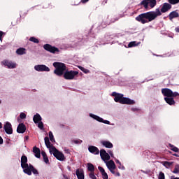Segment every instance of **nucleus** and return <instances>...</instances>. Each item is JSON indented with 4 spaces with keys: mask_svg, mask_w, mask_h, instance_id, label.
Here are the masks:
<instances>
[{
    "mask_svg": "<svg viewBox=\"0 0 179 179\" xmlns=\"http://www.w3.org/2000/svg\"><path fill=\"white\" fill-rule=\"evenodd\" d=\"M53 66L55 68L54 71V73L57 76H64V79L66 80H72L75 79V76H78L79 75V72L76 71H66V66L64 63L61 62H54ZM64 72H65L64 73Z\"/></svg>",
    "mask_w": 179,
    "mask_h": 179,
    "instance_id": "obj_1",
    "label": "nucleus"
},
{
    "mask_svg": "<svg viewBox=\"0 0 179 179\" xmlns=\"http://www.w3.org/2000/svg\"><path fill=\"white\" fill-rule=\"evenodd\" d=\"M158 16H162V12H160L159 8H157L155 11H149L140 14L136 17V20L142 24H145V23H149L156 20Z\"/></svg>",
    "mask_w": 179,
    "mask_h": 179,
    "instance_id": "obj_2",
    "label": "nucleus"
},
{
    "mask_svg": "<svg viewBox=\"0 0 179 179\" xmlns=\"http://www.w3.org/2000/svg\"><path fill=\"white\" fill-rule=\"evenodd\" d=\"M21 167L23 169L24 173L27 176H31V173L33 174H38V171L33 165L27 164V157L26 155L21 157Z\"/></svg>",
    "mask_w": 179,
    "mask_h": 179,
    "instance_id": "obj_3",
    "label": "nucleus"
},
{
    "mask_svg": "<svg viewBox=\"0 0 179 179\" xmlns=\"http://www.w3.org/2000/svg\"><path fill=\"white\" fill-rule=\"evenodd\" d=\"M112 96H113L114 101L115 103H120V104H127L128 106H132L135 104V101L131 100L129 98L124 97V94L117 93L115 92L112 93Z\"/></svg>",
    "mask_w": 179,
    "mask_h": 179,
    "instance_id": "obj_4",
    "label": "nucleus"
},
{
    "mask_svg": "<svg viewBox=\"0 0 179 179\" xmlns=\"http://www.w3.org/2000/svg\"><path fill=\"white\" fill-rule=\"evenodd\" d=\"M106 166L110 171L112 174L115 176V177H121V173L118 171V169H117V166L115 165V163L113 160H110L108 163H106Z\"/></svg>",
    "mask_w": 179,
    "mask_h": 179,
    "instance_id": "obj_5",
    "label": "nucleus"
},
{
    "mask_svg": "<svg viewBox=\"0 0 179 179\" xmlns=\"http://www.w3.org/2000/svg\"><path fill=\"white\" fill-rule=\"evenodd\" d=\"M162 93L164 97H179V93L177 92H173L171 89L164 88L162 89Z\"/></svg>",
    "mask_w": 179,
    "mask_h": 179,
    "instance_id": "obj_6",
    "label": "nucleus"
},
{
    "mask_svg": "<svg viewBox=\"0 0 179 179\" xmlns=\"http://www.w3.org/2000/svg\"><path fill=\"white\" fill-rule=\"evenodd\" d=\"M157 3L156 0H143L140 5H142L145 9H148L149 6L152 8H155Z\"/></svg>",
    "mask_w": 179,
    "mask_h": 179,
    "instance_id": "obj_7",
    "label": "nucleus"
},
{
    "mask_svg": "<svg viewBox=\"0 0 179 179\" xmlns=\"http://www.w3.org/2000/svg\"><path fill=\"white\" fill-rule=\"evenodd\" d=\"M53 153V155L57 160H59L60 162H64L65 160V156L64 155V153L59 152L55 146L52 147V151Z\"/></svg>",
    "mask_w": 179,
    "mask_h": 179,
    "instance_id": "obj_8",
    "label": "nucleus"
},
{
    "mask_svg": "<svg viewBox=\"0 0 179 179\" xmlns=\"http://www.w3.org/2000/svg\"><path fill=\"white\" fill-rule=\"evenodd\" d=\"M44 50L51 54H55L56 52H59V49L55 46H52L50 44H45L43 45Z\"/></svg>",
    "mask_w": 179,
    "mask_h": 179,
    "instance_id": "obj_9",
    "label": "nucleus"
},
{
    "mask_svg": "<svg viewBox=\"0 0 179 179\" xmlns=\"http://www.w3.org/2000/svg\"><path fill=\"white\" fill-rule=\"evenodd\" d=\"M2 65L7 66L8 69H15L16 68V62H13L10 60L5 59L1 62Z\"/></svg>",
    "mask_w": 179,
    "mask_h": 179,
    "instance_id": "obj_10",
    "label": "nucleus"
},
{
    "mask_svg": "<svg viewBox=\"0 0 179 179\" xmlns=\"http://www.w3.org/2000/svg\"><path fill=\"white\" fill-rule=\"evenodd\" d=\"M35 71L38 72H50V69L48 66L44 64H38L34 66Z\"/></svg>",
    "mask_w": 179,
    "mask_h": 179,
    "instance_id": "obj_11",
    "label": "nucleus"
},
{
    "mask_svg": "<svg viewBox=\"0 0 179 179\" xmlns=\"http://www.w3.org/2000/svg\"><path fill=\"white\" fill-rule=\"evenodd\" d=\"M3 129L8 135H12L13 134V129L12 128V124L9 122H6L3 126Z\"/></svg>",
    "mask_w": 179,
    "mask_h": 179,
    "instance_id": "obj_12",
    "label": "nucleus"
},
{
    "mask_svg": "<svg viewBox=\"0 0 179 179\" xmlns=\"http://www.w3.org/2000/svg\"><path fill=\"white\" fill-rule=\"evenodd\" d=\"M100 156L101 159H102L103 162H106V160H110V155H108L104 149H101L100 150Z\"/></svg>",
    "mask_w": 179,
    "mask_h": 179,
    "instance_id": "obj_13",
    "label": "nucleus"
},
{
    "mask_svg": "<svg viewBox=\"0 0 179 179\" xmlns=\"http://www.w3.org/2000/svg\"><path fill=\"white\" fill-rule=\"evenodd\" d=\"M168 17L171 22H173V19H177V17H179V13L178 10H176L174 11H172L169 13L168 15Z\"/></svg>",
    "mask_w": 179,
    "mask_h": 179,
    "instance_id": "obj_14",
    "label": "nucleus"
},
{
    "mask_svg": "<svg viewBox=\"0 0 179 179\" xmlns=\"http://www.w3.org/2000/svg\"><path fill=\"white\" fill-rule=\"evenodd\" d=\"M171 9V4L169 3H164L161 8V11L162 13H166Z\"/></svg>",
    "mask_w": 179,
    "mask_h": 179,
    "instance_id": "obj_15",
    "label": "nucleus"
},
{
    "mask_svg": "<svg viewBox=\"0 0 179 179\" xmlns=\"http://www.w3.org/2000/svg\"><path fill=\"white\" fill-rule=\"evenodd\" d=\"M17 132L18 134H24L26 132V125L23 123L19 124L17 127Z\"/></svg>",
    "mask_w": 179,
    "mask_h": 179,
    "instance_id": "obj_16",
    "label": "nucleus"
},
{
    "mask_svg": "<svg viewBox=\"0 0 179 179\" xmlns=\"http://www.w3.org/2000/svg\"><path fill=\"white\" fill-rule=\"evenodd\" d=\"M88 150L90 153H92V155H99L100 150L99 148L96 146L90 145L88 147Z\"/></svg>",
    "mask_w": 179,
    "mask_h": 179,
    "instance_id": "obj_17",
    "label": "nucleus"
},
{
    "mask_svg": "<svg viewBox=\"0 0 179 179\" xmlns=\"http://www.w3.org/2000/svg\"><path fill=\"white\" fill-rule=\"evenodd\" d=\"M164 101L169 106H175L176 105V101H174V98L173 96L164 97Z\"/></svg>",
    "mask_w": 179,
    "mask_h": 179,
    "instance_id": "obj_18",
    "label": "nucleus"
},
{
    "mask_svg": "<svg viewBox=\"0 0 179 179\" xmlns=\"http://www.w3.org/2000/svg\"><path fill=\"white\" fill-rule=\"evenodd\" d=\"M45 140V145H46V147L48 148V149H50V152H51L52 151V144H51V142H50V138L48 137H45L44 138Z\"/></svg>",
    "mask_w": 179,
    "mask_h": 179,
    "instance_id": "obj_19",
    "label": "nucleus"
},
{
    "mask_svg": "<svg viewBox=\"0 0 179 179\" xmlns=\"http://www.w3.org/2000/svg\"><path fill=\"white\" fill-rule=\"evenodd\" d=\"M76 175L77 176L78 179H85V172L83 170L77 169L76 171Z\"/></svg>",
    "mask_w": 179,
    "mask_h": 179,
    "instance_id": "obj_20",
    "label": "nucleus"
},
{
    "mask_svg": "<svg viewBox=\"0 0 179 179\" xmlns=\"http://www.w3.org/2000/svg\"><path fill=\"white\" fill-rule=\"evenodd\" d=\"M98 169L99 170L100 173H101L103 179H108V175L104 170V169L101 166H98Z\"/></svg>",
    "mask_w": 179,
    "mask_h": 179,
    "instance_id": "obj_21",
    "label": "nucleus"
},
{
    "mask_svg": "<svg viewBox=\"0 0 179 179\" xmlns=\"http://www.w3.org/2000/svg\"><path fill=\"white\" fill-rule=\"evenodd\" d=\"M33 152L35 155V157L37 159H40V157H41L40 148H37L36 146L34 147Z\"/></svg>",
    "mask_w": 179,
    "mask_h": 179,
    "instance_id": "obj_22",
    "label": "nucleus"
},
{
    "mask_svg": "<svg viewBox=\"0 0 179 179\" xmlns=\"http://www.w3.org/2000/svg\"><path fill=\"white\" fill-rule=\"evenodd\" d=\"M41 120H43V118H41L40 114L36 113L35 115H34L33 121L34 124H38V122H41Z\"/></svg>",
    "mask_w": 179,
    "mask_h": 179,
    "instance_id": "obj_23",
    "label": "nucleus"
},
{
    "mask_svg": "<svg viewBox=\"0 0 179 179\" xmlns=\"http://www.w3.org/2000/svg\"><path fill=\"white\" fill-rule=\"evenodd\" d=\"M101 145L103 146H105V148H107V149H111L113 148V144L110 141H103L101 142Z\"/></svg>",
    "mask_w": 179,
    "mask_h": 179,
    "instance_id": "obj_24",
    "label": "nucleus"
},
{
    "mask_svg": "<svg viewBox=\"0 0 179 179\" xmlns=\"http://www.w3.org/2000/svg\"><path fill=\"white\" fill-rule=\"evenodd\" d=\"M16 54H17V55H24V54H26V48H20L17 49Z\"/></svg>",
    "mask_w": 179,
    "mask_h": 179,
    "instance_id": "obj_25",
    "label": "nucleus"
},
{
    "mask_svg": "<svg viewBox=\"0 0 179 179\" xmlns=\"http://www.w3.org/2000/svg\"><path fill=\"white\" fill-rule=\"evenodd\" d=\"M41 155L43 157V162H45L46 163V164H48V163L50 162V160L48 159V157L47 156V153H45V152H44V151H42Z\"/></svg>",
    "mask_w": 179,
    "mask_h": 179,
    "instance_id": "obj_26",
    "label": "nucleus"
},
{
    "mask_svg": "<svg viewBox=\"0 0 179 179\" xmlns=\"http://www.w3.org/2000/svg\"><path fill=\"white\" fill-rule=\"evenodd\" d=\"M90 115L92 117V118L96 120L99 122H103V118L100 117L99 116L93 114H90Z\"/></svg>",
    "mask_w": 179,
    "mask_h": 179,
    "instance_id": "obj_27",
    "label": "nucleus"
},
{
    "mask_svg": "<svg viewBox=\"0 0 179 179\" xmlns=\"http://www.w3.org/2000/svg\"><path fill=\"white\" fill-rule=\"evenodd\" d=\"M87 170L88 171H90V173L94 172V165L92 163L87 164Z\"/></svg>",
    "mask_w": 179,
    "mask_h": 179,
    "instance_id": "obj_28",
    "label": "nucleus"
},
{
    "mask_svg": "<svg viewBox=\"0 0 179 179\" xmlns=\"http://www.w3.org/2000/svg\"><path fill=\"white\" fill-rule=\"evenodd\" d=\"M115 163L118 165V169H120V170H125V166H124L122 164L121 162H120V160L118 159H115Z\"/></svg>",
    "mask_w": 179,
    "mask_h": 179,
    "instance_id": "obj_29",
    "label": "nucleus"
},
{
    "mask_svg": "<svg viewBox=\"0 0 179 179\" xmlns=\"http://www.w3.org/2000/svg\"><path fill=\"white\" fill-rule=\"evenodd\" d=\"M29 41H31L32 43H34L35 44H38V43H40V41L34 36L29 38Z\"/></svg>",
    "mask_w": 179,
    "mask_h": 179,
    "instance_id": "obj_30",
    "label": "nucleus"
},
{
    "mask_svg": "<svg viewBox=\"0 0 179 179\" xmlns=\"http://www.w3.org/2000/svg\"><path fill=\"white\" fill-rule=\"evenodd\" d=\"M136 45H138V44H136V41H132L128 44L129 48H132V47H136Z\"/></svg>",
    "mask_w": 179,
    "mask_h": 179,
    "instance_id": "obj_31",
    "label": "nucleus"
},
{
    "mask_svg": "<svg viewBox=\"0 0 179 179\" xmlns=\"http://www.w3.org/2000/svg\"><path fill=\"white\" fill-rule=\"evenodd\" d=\"M168 2L171 5H177V3H179V0H168Z\"/></svg>",
    "mask_w": 179,
    "mask_h": 179,
    "instance_id": "obj_32",
    "label": "nucleus"
},
{
    "mask_svg": "<svg viewBox=\"0 0 179 179\" xmlns=\"http://www.w3.org/2000/svg\"><path fill=\"white\" fill-rule=\"evenodd\" d=\"M173 173V174H178V173H179V165L178 164H176L175 166Z\"/></svg>",
    "mask_w": 179,
    "mask_h": 179,
    "instance_id": "obj_33",
    "label": "nucleus"
},
{
    "mask_svg": "<svg viewBox=\"0 0 179 179\" xmlns=\"http://www.w3.org/2000/svg\"><path fill=\"white\" fill-rule=\"evenodd\" d=\"M49 138L51 142H55V139L54 138V135L52 134V131H49Z\"/></svg>",
    "mask_w": 179,
    "mask_h": 179,
    "instance_id": "obj_34",
    "label": "nucleus"
},
{
    "mask_svg": "<svg viewBox=\"0 0 179 179\" xmlns=\"http://www.w3.org/2000/svg\"><path fill=\"white\" fill-rule=\"evenodd\" d=\"M163 164L165 167H170L171 166H173V162L166 161V162H164Z\"/></svg>",
    "mask_w": 179,
    "mask_h": 179,
    "instance_id": "obj_35",
    "label": "nucleus"
},
{
    "mask_svg": "<svg viewBox=\"0 0 179 179\" xmlns=\"http://www.w3.org/2000/svg\"><path fill=\"white\" fill-rule=\"evenodd\" d=\"M38 127L39 129H44V124H43V122H38Z\"/></svg>",
    "mask_w": 179,
    "mask_h": 179,
    "instance_id": "obj_36",
    "label": "nucleus"
},
{
    "mask_svg": "<svg viewBox=\"0 0 179 179\" xmlns=\"http://www.w3.org/2000/svg\"><path fill=\"white\" fill-rule=\"evenodd\" d=\"M89 177L91 179H97V177H96V175H94V172L90 173Z\"/></svg>",
    "mask_w": 179,
    "mask_h": 179,
    "instance_id": "obj_37",
    "label": "nucleus"
},
{
    "mask_svg": "<svg viewBox=\"0 0 179 179\" xmlns=\"http://www.w3.org/2000/svg\"><path fill=\"white\" fill-rule=\"evenodd\" d=\"M158 179H165L164 173L160 172L158 176Z\"/></svg>",
    "mask_w": 179,
    "mask_h": 179,
    "instance_id": "obj_38",
    "label": "nucleus"
},
{
    "mask_svg": "<svg viewBox=\"0 0 179 179\" xmlns=\"http://www.w3.org/2000/svg\"><path fill=\"white\" fill-rule=\"evenodd\" d=\"M78 68H79V69H80V71H82L85 73H87V71H89V70L85 69L84 67H82V66H79Z\"/></svg>",
    "mask_w": 179,
    "mask_h": 179,
    "instance_id": "obj_39",
    "label": "nucleus"
},
{
    "mask_svg": "<svg viewBox=\"0 0 179 179\" xmlns=\"http://www.w3.org/2000/svg\"><path fill=\"white\" fill-rule=\"evenodd\" d=\"M110 24V22L103 21V22L101 23V26L104 28V27H106L107 25H108Z\"/></svg>",
    "mask_w": 179,
    "mask_h": 179,
    "instance_id": "obj_40",
    "label": "nucleus"
},
{
    "mask_svg": "<svg viewBox=\"0 0 179 179\" xmlns=\"http://www.w3.org/2000/svg\"><path fill=\"white\" fill-rule=\"evenodd\" d=\"M20 118H21V120H24V118H26V115L24 113H21L20 115Z\"/></svg>",
    "mask_w": 179,
    "mask_h": 179,
    "instance_id": "obj_41",
    "label": "nucleus"
},
{
    "mask_svg": "<svg viewBox=\"0 0 179 179\" xmlns=\"http://www.w3.org/2000/svg\"><path fill=\"white\" fill-rule=\"evenodd\" d=\"M171 150H173V152H178L179 149H178V148L175 146L174 148H171Z\"/></svg>",
    "mask_w": 179,
    "mask_h": 179,
    "instance_id": "obj_42",
    "label": "nucleus"
},
{
    "mask_svg": "<svg viewBox=\"0 0 179 179\" xmlns=\"http://www.w3.org/2000/svg\"><path fill=\"white\" fill-rule=\"evenodd\" d=\"M74 143H76V145H78V143H82V140H74L73 141Z\"/></svg>",
    "mask_w": 179,
    "mask_h": 179,
    "instance_id": "obj_43",
    "label": "nucleus"
},
{
    "mask_svg": "<svg viewBox=\"0 0 179 179\" xmlns=\"http://www.w3.org/2000/svg\"><path fill=\"white\" fill-rule=\"evenodd\" d=\"M3 34H5V33H3L2 31H0V41H2V36H3Z\"/></svg>",
    "mask_w": 179,
    "mask_h": 179,
    "instance_id": "obj_44",
    "label": "nucleus"
},
{
    "mask_svg": "<svg viewBox=\"0 0 179 179\" xmlns=\"http://www.w3.org/2000/svg\"><path fill=\"white\" fill-rule=\"evenodd\" d=\"M103 122V124H107L108 125H110V121H108V120H103V122Z\"/></svg>",
    "mask_w": 179,
    "mask_h": 179,
    "instance_id": "obj_45",
    "label": "nucleus"
},
{
    "mask_svg": "<svg viewBox=\"0 0 179 179\" xmlns=\"http://www.w3.org/2000/svg\"><path fill=\"white\" fill-rule=\"evenodd\" d=\"M3 139L2 138V137L0 136V145H3Z\"/></svg>",
    "mask_w": 179,
    "mask_h": 179,
    "instance_id": "obj_46",
    "label": "nucleus"
},
{
    "mask_svg": "<svg viewBox=\"0 0 179 179\" xmlns=\"http://www.w3.org/2000/svg\"><path fill=\"white\" fill-rule=\"evenodd\" d=\"M87 2H89V0H81L82 3H86Z\"/></svg>",
    "mask_w": 179,
    "mask_h": 179,
    "instance_id": "obj_47",
    "label": "nucleus"
},
{
    "mask_svg": "<svg viewBox=\"0 0 179 179\" xmlns=\"http://www.w3.org/2000/svg\"><path fill=\"white\" fill-rule=\"evenodd\" d=\"M59 127L60 128H64V127H65V124H59Z\"/></svg>",
    "mask_w": 179,
    "mask_h": 179,
    "instance_id": "obj_48",
    "label": "nucleus"
},
{
    "mask_svg": "<svg viewBox=\"0 0 179 179\" xmlns=\"http://www.w3.org/2000/svg\"><path fill=\"white\" fill-rule=\"evenodd\" d=\"M169 148H171V149H173V148L175 147L173 144H171V143L169 144Z\"/></svg>",
    "mask_w": 179,
    "mask_h": 179,
    "instance_id": "obj_49",
    "label": "nucleus"
},
{
    "mask_svg": "<svg viewBox=\"0 0 179 179\" xmlns=\"http://www.w3.org/2000/svg\"><path fill=\"white\" fill-rule=\"evenodd\" d=\"M175 30L177 33H179V27H176Z\"/></svg>",
    "mask_w": 179,
    "mask_h": 179,
    "instance_id": "obj_50",
    "label": "nucleus"
},
{
    "mask_svg": "<svg viewBox=\"0 0 179 179\" xmlns=\"http://www.w3.org/2000/svg\"><path fill=\"white\" fill-rule=\"evenodd\" d=\"M108 153L110 155V156L113 157V156H114V155L113 154V152L109 151Z\"/></svg>",
    "mask_w": 179,
    "mask_h": 179,
    "instance_id": "obj_51",
    "label": "nucleus"
},
{
    "mask_svg": "<svg viewBox=\"0 0 179 179\" xmlns=\"http://www.w3.org/2000/svg\"><path fill=\"white\" fill-rule=\"evenodd\" d=\"M2 128V123L0 122V129Z\"/></svg>",
    "mask_w": 179,
    "mask_h": 179,
    "instance_id": "obj_52",
    "label": "nucleus"
},
{
    "mask_svg": "<svg viewBox=\"0 0 179 179\" xmlns=\"http://www.w3.org/2000/svg\"><path fill=\"white\" fill-rule=\"evenodd\" d=\"M173 155H174V156H176V157L178 156V155H177V154H173Z\"/></svg>",
    "mask_w": 179,
    "mask_h": 179,
    "instance_id": "obj_53",
    "label": "nucleus"
},
{
    "mask_svg": "<svg viewBox=\"0 0 179 179\" xmlns=\"http://www.w3.org/2000/svg\"><path fill=\"white\" fill-rule=\"evenodd\" d=\"M26 139H29V136H26Z\"/></svg>",
    "mask_w": 179,
    "mask_h": 179,
    "instance_id": "obj_54",
    "label": "nucleus"
},
{
    "mask_svg": "<svg viewBox=\"0 0 179 179\" xmlns=\"http://www.w3.org/2000/svg\"><path fill=\"white\" fill-rule=\"evenodd\" d=\"M173 179H179V178H177V177H176V178H174Z\"/></svg>",
    "mask_w": 179,
    "mask_h": 179,
    "instance_id": "obj_55",
    "label": "nucleus"
},
{
    "mask_svg": "<svg viewBox=\"0 0 179 179\" xmlns=\"http://www.w3.org/2000/svg\"><path fill=\"white\" fill-rule=\"evenodd\" d=\"M132 110H135V109H134V108H133Z\"/></svg>",
    "mask_w": 179,
    "mask_h": 179,
    "instance_id": "obj_56",
    "label": "nucleus"
},
{
    "mask_svg": "<svg viewBox=\"0 0 179 179\" xmlns=\"http://www.w3.org/2000/svg\"><path fill=\"white\" fill-rule=\"evenodd\" d=\"M0 103H1V101H0Z\"/></svg>",
    "mask_w": 179,
    "mask_h": 179,
    "instance_id": "obj_57",
    "label": "nucleus"
}]
</instances>
